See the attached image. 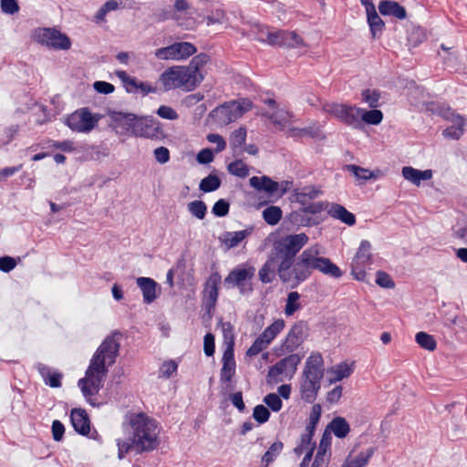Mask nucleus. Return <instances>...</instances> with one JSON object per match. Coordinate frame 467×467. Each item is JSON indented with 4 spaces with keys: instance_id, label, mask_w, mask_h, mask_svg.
I'll return each mask as SVG.
<instances>
[{
    "instance_id": "obj_1",
    "label": "nucleus",
    "mask_w": 467,
    "mask_h": 467,
    "mask_svg": "<svg viewBox=\"0 0 467 467\" xmlns=\"http://www.w3.org/2000/svg\"><path fill=\"white\" fill-rule=\"evenodd\" d=\"M119 337L120 333L114 332L102 341L90 359L85 378L80 379L78 382L84 397L92 405L94 403L91 402V397L99 393L103 379L109 371L108 368L116 362L119 356Z\"/></svg>"
},
{
    "instance_id": "obj_2",
    "label": "nucleus",
    "mask_w": 467,
    "mask_h": 467,
    "mask_svg": "<svg viewBox=\"0 0 467 467\" xmlns=\"http://www.w3.org/2000/svg\"><path fill=\"white\" fill-rule=\"evenodd\" d=\"M313 270L333 278H340L343 275V271L329 258L319 256V251L316 247L304 250L295 258L292 266L277 269V275L283 284L290 288H296L309 278Z\"/></svg>"
},
{
    "instance_id": "obj_3",
    "label": "nucleus",
    "mask_w": 467,
    "mask_h": 467,
    "mask_svg": "<svg viewBox=\"0 0 467 467\" xmlns=\"http://www.w3.org/2000/svg\"><path fill=\"white\" fill-rule=\"evenodd\" d=\"M308 236L304 234H288L274 243L270 255L277 261V269L292 266L297 253L307 244Z\"/></svg>"
},
{
    "instance_id": "obj_4",
    "label": "nucleus",
    "mask_w": 467,
    "mask_h": 467,
    "mask_svg": "<svg viewBox=\"0 0 467 467\" xmlns=\"http://www.w3.org/2000/svg\"><path fill=\"white\" fill-rule=\"evenodd\" d=\"M131 425L134 431L133 443L140 451H152L158 445L156 421L144 414L137 415Z\"/></svg>"
},
{
    "instance_id": "obj_5",
    "label": "nucleus",
    "mask_w": 467,
    "mask_h": 467,
    "mask_svg": "<svg viewBox=\"0 0 467 467\" xmlns=\"http://www.w3.org/2000/svg\"><path fill=\"white\" fill-rule=\"evenodd\" d=\"M204 77H196L186 67H171L166 69L160 77L165 90L182 88L185 91L193 90Z\"/></svg>"
},
{
    "instance_id": "obj_6",
    "label": "nucleus",
    "mask_w": 467,
    "mask_h": 467,
    "mask_svg": "<svg viewBox=\"0 0 467 467\" xmlns=\"http://www.w3.org/2000/svg\"><path fill=\"white\" fill-rule=\"evenodd\" d=\"M253 102L248 99L225 102L210 112V117L220 125H227L237 120L253 109Z\"/></svg>"
},
{
    "instance_id": "obj_7",
    "label": "nucleus",
    "mask_w": 467,
    "mask_h": 467,
    "mask_svg": "<svg viewBox=\"0 0 467 467\" xmlns=\"http://www.w3.org/2000/svg\"><path fill=\"white\" fill-rule=\"evenodd\" d=\"M324 110L353 129H361L360 113L362 109L344 103H327Z\"/></svg>"
},
{
    "instance_id": "obj_8",
    "label": "nucleus",
    "mask_w": 467,
    "mask_h": 467,
    "mask_svg": "<svg viewBox=\"0 0 467 467\" xmlns=\"http://www.w3.org/2000/svg\"><path fill=\"white\" fill-rule=\"evenodd\" d=\"M255 269L253 266L243 267L238 265L234 268L224 278V285L228 288L237 287L241 294H247L253 291L251 280L254 276Z\"/></svg>"
},
{
    "instance_id": "obj_9",
    "label": "nucleus",
    "mask_w": 467,
    "mask_h": 467,
    "mask_svg": "<svg viewBox=\"0 0 467 467\" xmlns=\"http://www.w3.org/2000/svg\"><path fill=\"white\" fill-rule=\"evenodd\" d=\"M99 119V115H92L88 108H82L67 117V125L73 131L88 133L98 125Z\"/></svg>"
},
{
    "instance_id": "obj_10",
    "label": "nucleus",
    "mask_w": 467,
    "mask_h": 467,
    "mask_svg": "<svg viewBox=\"0 0 467 467\" xmlns=\"http://www.w3.org/2000/svg\"><path fill=\"white\" fill-rule=\"evenodd\" d=\"M35 37L37 42L54 49L67 50L71 47L69 37L54 28H40Z\"/></svg>"
},
{
    "instance_id": "obj_11",
    "label": "nucleus",
    "mask_w": 467,
    "mask_h": 467,
    "mask_svg": "<svg viewBox=\"0 0 467 467\" xmlns=\"http://www.w3.org/2000/svg\"><path fill=\"white\" fill-rule=\"evenodd\" d=\"M438 113L444 119L451 120L453 124L446 128L442 134L445 138L459 140L463 134L465 119L462 116L456 114L451 108L441 106L437 109Z\"/></svg>"
},
{
    "instance_id": "obj_12",
    "label": "nucleus",
    "mask_w": 467,
    "mask_h": 467,
    "mask_svg": "<svg viewBox=\"0 0 467 467\" xmlns=\"http://www.w3.org/2000/svg\"><path fill=\"white\" fill-rule=\"evenodd\" d=\"M306 336V323L304 321L296 323L287 333V336L281 346V350L285 353H292L304 342Z\"/></svg>"
},
{
    "instance_id": "obj_13",
    "label": "nucleus",
    "mask_w": 467,
    "mask_h": 467,
    "mask_svg": "<svg viewBox=\"0 0 467 467\" xmlns=\"http://www.w3.org/2000/svg\"><path fill=\"white\" fill-rule=\"evenodd\" d=\"M136 137L158 139L162 135L161 123L152 117H138L132 133Z\"/></svg>"
},
{
    "instance_id": "obj_14",
    "label": "nucleus",
    "mask_w": 467,
    "mask_h": 467,
    "mask_svg": "<svg viewBox=\"0 0 467 467\" xmlns=\"http://www.w3.org/2000/svg\"><path fill=\"white\" fill-rule=\"evenodd\" d=\"M268 37L272 47L296 48L305 46L303 38L294 31L275 30Z\"/></svg>"
},
{
    "instance_id": "obj_15",
    "label": "nucleus",
    "mask_w": 467,
    "mask_h": 467,
    "mask_svg": "<svg viewBox=\"0 0 467 467\" xmlns=\"http://www.w3.org/2000/svg\"><path fill=\"white\" fill-rule=\"evenodd\" d=\"M300 361L299 355L290 354L269 368L267 378L269 380H276V378L283 373L294 374Z\"/></svg>"
},
{
    "instance_id": "obj_16",
    "label": "nucleus",
    "mask_w": 467,
    "mask_h": 467,
    "mask_svg": "<svg viewBox=\"0 0 467 467\" xmlns=\"http://www.w3.org/2000/svg\"><path fill=\"white\" fill-rule=\"evenodd\" d=\"M322 378L304 375L300 384V392L302 399L308 403H313L317 396V392L321 387Z\"/></svg>"
},
{
    "instance_id": "obj_17",
    "label": "nucleus",
    "mask_w": 467,
    "mask_h": 467,
    "mask_svg": "<svg viewBox=\"0 0 467 467\" xmlns=\"http://www.w3.org/2000/svg\"><path fill=\"white\" fill-rule=\"evenodd\" d=\"M233 342L227 347L223 355V367L220 380L223 383L230 382L235 373V360L234 357Z\"/></svg>"
},
{
    "instance_id": "obj_18",
    "label": "nucleus",
    "mask_w": 467,
    "mask_h": 467,
    "mask_svg": "<svg viewBox=\"0 0 467 467\" xmlns=\"http://www.w3.org/2000/svg\"><path fill=\"white\" fill-rule=\"evenodd\" d=\"M222 282L221 275L218 272L212 273L210 276L208 277L205 288H204V294L206 295L208 300H207V307H214L218 295H219V285Z\"/></svg>"
},
{
    "instance_id": "obj_19",
    "label": "nucleus",
    "mask_w": 467,
    "mask_h": 467,
    "mask_svg": "<svg viewBox=\"0 0 467 467\" xmlns=\"http://www.w3.org/2000/svg\"><path fill=\"white\" fill-rule=\"evenodd\" d=\"M70 420L74 430L82 434L86 435L90 431V421L85 410L83 409H73L70 413Z\"/></svg>"
},
{
    "instance_id": "obj_20",
    "label": "nucleus",
    "mask_w": 467,
    "mask_h": 467,
    "mask_svg": "<svg viewBox=\"0 0 467 467\" xmlns=\"http://www.w3.org/2000/svg\"><path fill=\"white\" fill-rule=\"evenodd\" d=\"M379 11L382 16H392L400 20L407 17L405 7L391 0H381L379 4Z\"/></svg>"
},
{
    "instance_id": "obj_21",
    "label": "nucleus",
    "mask_w": 467,
    "mask_h": 467,
    "mask_svg": "<svg viewBox=\"0 0 467 467\" xmlns=\"http://www.w3.org/2000/svg\"><path fill=\"white\" fill-rule=\"evenodd\" d=\"M136 283L142 292L144 303L150 304L157 298L156 288L158 284L152 278L138 277Z\"/></svg>"
},
{
    "instance_id": "obj_22",
    "label": "nucleus",
    "mask_w": 467,
    "mask_h": 467,
    "mask_svg": "<svg viewBox=\"0 0 467 467\" xmlns=\"http://www.w3.org/2000/svg\"><path fill=\"white\" fill-rule=\"evenodd\" d=\"M323 358L319 353L311 354L306 359L305 368L303 371L304 375L315 376L318 378H322L324 376V368H323Z\"/></svg>"
},
{
    "instance_id": "obj_23",
    "label": "nucleus",
    "mask_w": 467,
    "mask_h": 467,
    "mask_svg": "<svg viewBox=\"0 0 467 467\" xmlns=\"http://www.w3.org/2000/svg\"><path fill=\"white\" fill-rule=\"evenodd\" d=\"M36 368L42 377L44 382L51 388H60L63 374L57 371H52L49 367L45 364L38 363Z\"/></svg>"
},
{
    "instance_id": "obj_24",
    "label": "nucleus",
    "mask_w": 467,
    "mask_h": 467,
    "mask_svg": "<svg viewBox=\"0 0 467 467\" xmlns=\"http://www.w3.org/2000/svg\"><path fill=\"white\" fill-rule=\"evenodd\" d=\"M109 117L118 126L122 127L126 130L133 133V130H134L135 125H136V121H137L139 116H137L133 113L112 111L109 113Z\"/></svg>"
},
{
    "instance_id": "obj_25",
    "label": "nucleus",
    "mask_w": 467,
    "mask_h": 467,
    "mask_svg": "<svg viewBox=\"0 0 467 467\" xmlns=\"http://www.w3.org/2000/svg\"><path fill=\"white\" fill-rule=\"evenodd\" d=\"M375 451L376 448L370 447L366 451H360L354 457L348 455L341 467H366Z\"/></svg>"
},
{
    "instance_id": "obj_26",
    "label": "nucleus",
    "mask_w": 467,
    "mask_h": 467,
    "mask_svg": "<svg viewBox=\"0 0 467 467\" xmlns=\"http://www.w3.org/2000/svg\"><path fill=\"white\" fill-rule=\"evenodd\" d=\"M402 176L407 181L419 186L421 181L430 180L432 177L431 170L419 171L410 166L402 168Z\"/></svg>"
},
{
    "instance_id": "obj_27",
    "label": "nucleus",
    "mask_w": 467,
    "mask_h": 467,
    "mask_svg": "<svg viewBox=\"0 0 467 467\" xmlns=\"http://www.w3.org/2000/svg\"><path fill=\"white\" fill-rule=\"evenodd\" d=\"M328 214L342 223L351 226L356 223L355 215L348 212L343 205L338 203H332L328 210Z\"/></svg>"
},
{
    "instance_id": "obj_28",
    "label": "nucleus",
    "mask_w": 467,
    "mask_h": 467,
    "mask_svg": "<svg viewBox=\"0 0 467 467\" xmlns=\"http://www.w3.org/2000/svg\"><path fill=\"white\" fill-rule=\"evenodd\" d=\"M250 185L257 191L273 194L278 190V183L267 176H254L249 180Z\"/></svg>"
},
{
    "instance_id": "obj_29",
    "label": "nucleus",
    "mask_w": 467,
    "mask_h": 467,
    "mask_svg": "<svg viewBox=\"0 0 467 467\" xmlns=\"http://www.w3.org/2000/svg\"><path fill=\"white\" fill-rule=\"evenodd\" d=\"M352 264L360 265H369L372 264L371 244L363 240L360 243L358 250L353 258Z\"/></svg>"
},
{
    "instance_id": "obj_30",
    "label": "nucleus",
    "mask_w": 467,
    "mask_h": 467,
    "mask_svg": "<svg viewBox=\"0 0 467 467\" xmlns=\"http://www.w3.org/2000/svg\"><path fill=\"white\" fill-rule=\"evenodd\" d=\"M276 268L277 261L269 254L266 262L258 272L260 281L264 284L271 283L275 279Z\"/></svg>"
},
{
    "instance_id": "obj_31",
    "label": "nucleus",
    "mask_w": 467,
    "mask_h": 467,
    "mask_svg": "<svg viewBox=\"0 0 467 467\" xmlns=\"http://www.w3.org/2000/svg\"><path fill=\"white\" fill-rule=\"evenodd\" d=\"M171 46L174 60L187 59L197 52L195 46L190 42H176Z\"/></svg>"
},
{
    "instance_id": "obj_32",
    "label": "nucleus",
    "mask_w": 467,
    "mask_h": 467,
    "mask_svg": "<svg viewBox=\"0 0 467 467\" xmlns=\"http://www.w3.org/2000/svg\"><path fill=\"white\" fill-rule=\"evenodd\" d=\"M322 193L321 188L315 185H306L295 190V195L301 203H305L307 200H314Z\"/></svg>"
},
{
    "instance_id": "obj_33",
    "label": "nucleus",
    "mask_w": 467,
    "mask_h": 467,
    "mask_svg": "<svg viewBox=\"0 0 467 467\" xmlns=\"http://www.w3.org/2000/svg\"><path fill=\"white\" fill-rule=\"evenodd\" d=\"M330 444H331V436L330 432H327L326 430L322 435V438L319 442V446L317 448V451L315 456V461L329 462L330 459Z\"/></svg>"
},
{
    "instance_id": "obj_34",
    "label": "nucleus",
    "mask_w": 467,
    "mask_h": 467,
    "mask_svg": "<svg viewBox=\"0 0 467 467\" xmlns=\"http://www.w3.org/2000/svg\"><path fill=\"white\" fill-rule=\"evenodd\" d=\"M327 429H329L336 437L340 439L347 437L350 431V426L347 420L343 417L334 418L327 425Z\"/></svg>"
},
{
    "instance_id": "obj_35",
    "label": "nucleus",
    "mask_w": 467,
    "mask_h": 467,
    "mask_svg": "<svg viewBox=\"0 0 467 467\" xmlns=\"http://www.w3.org/2000/svg\"><path fill=\"white\" fill-rule=\"evenodd\" d=\"M247 136V130L244 127H240L234 130L230 136V146L234 153H240L244 145Z\"/></svg>"
},
{
    "instance_id": "obj_36",
    "label": "nucleus",
    "mask_w": 467,
    "mask_h": 467,
    "mask_svg": "<svg viewBox=\"0 0 467 467\" xmlns=\"http://www.w3.org/2000/svg\"><path fill=\"white\" fill-rule=\"evenodd\" d=\"M285 321L283 319H277L270 326H268L261 334L260 337L264 341L270 345V343L275 338V337L284 329Z\"/></svg>"
},
{
    "instance_id": "obj_37",
    "label": "nucleus",
    "mask_w": 467,
    "mask_h": 467,
    "mask_svg": "<svg viewBox=\"0 0 467 467\" xmlns=\"http://www.w3.org/2000/svg\"><path fill=\"white\" fill-rule=\"evenodd\" d=\"M285 321L283 319H277L270 326H268L261 334L260 337L264 341L270 345V343L275 338V337L284 329Z\"/></svg>"
},
{
    "instance_id": "obj_38",
    "label": "nucleus",
    "mask_w": 467,
    "mask_h": 467,
    "mask_svg": "<svg viewBox=\"0 0 467 467\" xmlns=\"http://www.w3.org/2000/svg\"><path fill=\"white\" fill-rule=\"evenodd\" d=\"M352 372H353L352 367L346 362H342V363L331 368L328 370V373L333 376L329 379V382L335 383L337 381H340L343 379L349 377Z\"/></svg>"
},
{
    "instance_id": "obj_39",
    "label": "nucleus",
    "mask_w": 467,
    "mask_h": 467,
    "mask_svg": "<svg viewBox=\"0 0 467 467\" xmlns=\"http://www.w3.org/2000/svg\"><path fill=\"white\" fill-rule=\"evenodd\" d=\"M368 23L373 38H377L382 33L385 24L377 11L367 14Z\"/></svg>"
},
{
    "instance_id": "obj_40",
    "label": "nucleus",
    "mask_w": 467,
    "mask_h": 467,
    "mask_svg": "<svg viewBox=\"0 0 467 467\" xmlns=\"http://www.w3.org/2000/svg\"><path fill=\"white\" fill-rule=\"evenodd\" d=\"M210 57L205 53H200L193 57L187 67L192 75L196 77H203L200 69L208 63Z\"/></svg>"
},
{
    "instance_id": "obj_41",
    "label": "nucleus",
    "mask_w": 467,
    "mask_h": 467,
    "mask_svg": "<svg viewBox=\"0 0 467 467\" xmlns=\"http://www.w3.org/2000/svg\"><path fill=\"white\" fill-rule=\"evenodd\" d=\"M251 234V230H242L237 232H227L224 234V243L228 248L236 247L243 242L248 235Z\"/></svg>"
},
{
    "instance_id": "obj_42",
    "label": "nucleus",
    "mask_w": 467,
    "mask_h": 467,
    "mask_svg": "<svg viewBox=\"0 0 467 467\" xmlns=\"http://www.w3.org/2000/svg\"><path fill=\"white\" fill-rule=\"evenodd\" d=\"M262 115L267 117L274 124L280 126L281 129L285 127L289 119L292 117L291 113L285 109H277L273 113L263 112Z\"/></svg>"
},
{
    "instance_id": "obj_43",
    "label": "nucleus",
    "mask_w": 467,
    "mask_h": 467,
    "mask_svg": "<svg viewBox=\"0 0 467 467\" xmlns=\"http://www.w3.org/2000/svg\"><path fill=\"white\" fill-rule=\"evenodd\" d=\"M221 183L222 182L220 178L217 175L211 173L201 181L199 189L203 192H211L219 189Z\"/></svg>"
},
{
    "instance_id": "obj_44",
    "label": "nucleus",
    "mask_w": 467,
    "mask_h": 467,
    "mask_svg": "<svg viewBox=\"0 0 467 467\" xmlns=\"http://www.w3.org/2000/svg\"><path fill=\"white\" fill-rule=\"evenodd\" d=\"M415 340L420 348L426 350L434 351L437 348L434 337L426 332H418L415 336Z\"/></svg>"
},
{
    "instance_id": "obj_45",
    "label": "nucleus",
    "mask_w": 467,
    "mask_h": 467,
    "mask_svg": "<svg viewBox=\"0 0 467 467\" xmlns=\"http://www.w3.org/2000/svg\"><path fill=\"white\" fill-rule=\"evenodd\" d=\"M283 447H284V444L280 441L274 442L269 447V449L262 456V462L265 463V467H267L270 463H272L275 460V458L281 453Z\"/></svg>"
},
{
    "instance_id": "obj_46",
    "label": "nucleus",
    "mask_w": 467,
    "mask_h": 467,
    "mask_svg": "<svg viewBox=\"0 0 467 467\" xmlns=\"http://www.w3.org/2000/svg\"><path fill=\"white\" fill-rule=\"evenodd\" d=\"M116 76L121 80L127 92L132 93L138 91L139 81L134 77H130L124 70H117Z\"/></svg>"
},
{
    "instance_id": "obj_47",
    "label": "nucleus",
    "mask_w": 467,
    "mask_h": 467,
    "mask_svg": "<svg viewBox=\"0 0 467 467\" xmlns=\"http://www.w3.org/2000/svg\"><path fill=\"white\" fill-rule=\"evenodd\" d=\"M316 448V443L312 441V437H309L308 435H301L300 442L299 444L294 449V452L300 456L304 452L309 453L311 452V455H313V451Z\"/></svg>"
},
{
    "instance_id": "obj_48",
    "label": "nucleus",
    "mask_w": 467,
    "mask_h": 467,
    "mask_svg": "<svg viewBox=\"0 0 467 467\" xmlns=\"http://www.w3.org/2000/svg\"><path fill=\"white\" fill-rule=\"evenodd\" d=\"M383 119V113L379 109L364 110L360 113V121L371 125H378Z\"/></svg>"
},
{
    "instance_id": "obj_49",
    "label": "nucleus",
    "mask_w": 467,
    "mask_h": 467,
    "mask_svg": "<svg viewBox=\"0 0 467 467\" xmlns=\"http://www.w3.org/2000/svg\"><path fill=\"white\" fill-rule=\"evenodd\" d=\"M264 220L270 225H275L282 218V211L277 206H269L263 211Z\"/></svg>"
},
{
    "instance_id": "obj_50",
    "label": "nucleus",
    "mask_w": 467,
    "mask_h": 467,
    "mask_svg": "<svg viewBox=\"0 0 467 467\" xmlns=\"http://www.w3.org/2000/svg\"><path fill=\"white\" fill-rule=\"evenodd\" d=\"M227 169L231 174L239 178H245L249 175V168L242 160L229 163Z\"/></svg>"
},
{
    "instance_id": "obj_51",
    "label": "nucleus",
    "mask_w": 467,
    "mask_h": 467,
    "mask_svg": "<svg viewBox=\"0 0 467 467\" xmlns=\"http://www.w3.org/2000/svg\"><path fill=\"white\" fill-rule=\"evenodd\" d=\"M300 295L298 292H290L287 295L285 313L286 316H292L296 311L301 308V304L298 302Z\"/></svg>"
},
{
    "instance_id": "obj_52",
    "label": "nucleus",
    "mask_w": 467,
    "mask_h": 467,
    "mask_svg": "<svg viewBox=\"0 0 467 467\" xmlns=\"http://www.w3.org/2000/svg\"><path fill=\"white\" fill-rule=\"evenodd\" d=\"M188 210L193 216L202 220L206 215L207 206L202 201H193L188 203Z\"/></svg>"
},
{
    "instance_id": "obj_53",
    "label": "nucleus",
    "mask_w": 467,
    "mask_h": 467,
    "mask_svg": "<svg viewBox=\"0 0 467 467\" xmlns=\"http://www.w3.org/2000/svg\"><path fill=\"white\" fill-rule=\"evenodd\" d=\"M346 170L351 172L358 180L368 181L373 177V173L369 170L355 164L346 165Z\"/></svg>"
},
{
    "instance_id": "obj_54",
    "label": "nucleus",
    "mask_w": 467,
    "mask_h": 467,
    "mask_svg": "<svg viewBox=\"0 0 467 467\" xmlns=\"http://www.w3.org/2000/svg\"><path fill=\"white\" fill-rule=\"evenodd\" d=\"M361 97L362 100L368 103L370 108L376 109L379 106L380 93L379 90L365 89L362 91Z\"/></svg>"
},
{
    "instance_id": "obj_55",
    "label": "nucleus",
    "mask_w": 467,
    "mask_h": 467,
    "mask_svg": "<svg viewBox=\"0 0 467 467\" xmlns=\"http://www.w3.org/2000/svg\"><path fill=\"white\" fill-rule=\"evenodd\" d=\"M290 220L297 225L308 226L312 224V219L302 209L293 212L290 214Z\"/></svg>"
},
{
    "instance_id": "obj_56",
    "label": "nucleus",
    "mask_w": 467,
    "mask_h": 467,
    "mask_svg": "<svg viewBox=\"0 0 467 467\" xmlns=\"http://www.w3.org/2000/svg\"><path fill=\"white\" fill-rule=\"evenodd\" d=\"M254 419L260 424L266 422L270 417V411L264 405H257L254 409Z\"/></svg>"
},
{
    "instance_id": "obj_57",
    "label": "nucleus",
    "mask_w": 467,
    "mask_h": 467,
    "mask_svg": "<svg viewBox=\"0 0 467 467\" xmlns=\"http://www.w3.org/2000/svg\"><path fill=\"white\" fill-rule=\"evenodd\" d=\"M264 402L275 412L279 411L282 408V400L275 393L267 394L264 398Z\"/></svg>"
},
{
    "instance_id": "obj_58",
    "label": "nucleus",
    "mask_w": 467,
    "mask_h": 467,
    "mask_svg": "<svg viewBox=\"0 0 467 467\" xmlns=\"http://www.w3.org/2000/svg\"><path fill=\"white\" fill-rule=\"evenodd\" d=\"M157 115L164 119L175 120L179 119V115L174 109L170 106L161 105L156 111Z\"/></svg>"
},
{
    "instance_id": "obj_59",
    "label": "nucleus",
    "mask_w": 467,
    "mask_h": 467,
    "mask_svg": "<svg viewBox=\"0 0 467 467\" xmlns=\"http://www.w3.org/2000/svg\"><path fill=\"white\" fill-rule=\"evenodd\" d=\"M376 284L383 288H393L395 286V283L390 275L383 271L377 272Z\"/></svg>"
},
{
    "instance_id": "obj_60",
    "label": "nucleus",
    "mask_w": 467,
    "mask_h": 467,
    "mask_svg": "<svg viewBox=\"0 0 467 467\" xmlns=\"http://www.w3.org/2000/svg\"><path fill=\"white\" fill-rule=\"evenodd\" d=\"M229 208V202L224 199H220L213 204L212 212L215 216L223 217L228 214Z\"/></svg>"
},
{
    "instance_id": "obj_61",
    "label": "nucleus",
    "mask_w": 467,
    "mask_h": 467,
    "mask_svg": "<svg viewBox=\"0 0 467 467\" xmlns=\"http://www.w3.org/2000/svg\"><path fill=\"white\" fill-rule=\"evenodd\" d=\"M269 345H267L263 338L258 337L252 346L247 349L246 356L248 357H254L258 355L260 352H262L264 349H265Z\"/></svg>"
},
{
    "instance_id": "obj_62",
    "label": "nucleus",
    "mask_w": 467,
    "mask_h": 467,
    "mask_svg": "<svg viewBox=\"0 0 467 467\" xmlns=\"http://www.w3.org/2000/svg\"><path fill=\"white\" fill-rule=\"evenodd\" d=\"M178 365L173 360H167L163 362L160 368L161 377L169 379L174 372H176Z\"/></svg>"
},
{
    "instance_id": "obj_63",
    "label": "nucleus",
    "mask_w": 467,
    "mask_h": 467,
    "mask_svg": "<svg viewBox=\"0 0 467 467\" xmlns=\"http://www.w3.org/2000/svg\"><path fill=\"white\" fill-rule=\"evenodd\" d=\"M203 351L207 357H212L215 351L214 336L207 333L203 338Z\"/></svg>"
},
{
    "instance_id": "obj_64",
    "label": "nucleus",
    "mask_w": 467,
    "mask_h": 467,
    "mask_svg": "<svg viewBox=\"0 0 467 467\" xmlns=\"http://www.w3.org/2000/svg\"><path fill=\"white\" fill-rule=\"evenodd\" d=\"M1 10L7 15H14L18 12L19 6L16 0H1Z\"/></svg>"
}]
</instances>
